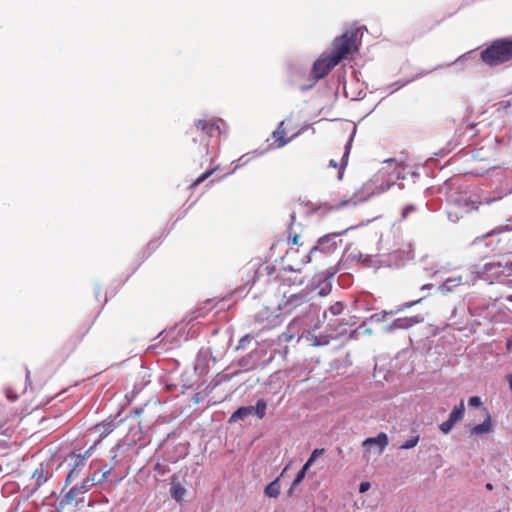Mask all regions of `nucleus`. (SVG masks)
Returning a JSON list of instances; mask_svg holds the SVG:
<instances>
[{"label":"nucleus","mask_w":512,"mask_h":512,"mask_svg":"<svg viewBox=\"0 0 512 512\" xmlns=\"http://www.w3.org/2000/svg\"><path fill=\"white\" fill-rule=\"evenodd\" d=\"M311 87H312V85H310V86H303L301 89H302L303 91H305V90H308V89H309V88H311Z\"/></svg>","instance_id":"4d7b16f0"},{"label":"nucleus","mask_w":512,"mask_h":512,"mask_svg":"<svg viewBox=\"0 0 512 512\" xmlns=\"http://www.w3.org/2000/svg\"><path fill=\"white\" fill-rule=\"evenodd\" d=\"M317 329H313L312 327L304 326V332H307L306 339L313 346H325L330 343V336L326 334H316L315 331Z\"/></svg>","instance_id":"2eb2a0df"},{"label":"nucleus","mask_w":512,"mask_h":512,"mask_svg":"<svg viewBox=\"0 0 512 512\" xmlns=\"http://www.w3.org/2000/svg\"><path fill=\"white\" fill-rule=\"evenodd\" d=\"M91 449L92 448L86 450L84 454H76L73 452L69 455L72 463L69 464L71 469L65 479L66 485L71 484L75 479L79 478L83 469L86 467V461L90 456Z\"/></svg>","instance_id":"1a4fd4ad"},{"label":"nucleus","mask_w":512,"mask_h":512,"mask_svg":"<svg viewBox=\"0 0 512 512\" xmlns=\"http://www.w3.org/2000/svg\"><path fill=\"white\" fill-rule=\"evenodd\" d=\"M508 383H509V388L512 391V375L508 376Z\"/></svg>","instance_id":"09e8293b"},{"label":"nucleus","mask_w":512,"mask_h":512,"mask_svg":"<svg viewBox=\"0 0 512 512\" xmlns=\"http://www.w3.org/2000/svg\"><path fill=\"white\" fill-rule=\"evenodd\" d=\"M419 442V435H416L414 437L409 438L406 440L403 444L400 445V449H412L414 448Z\"/></svg>","instance_id":"c756f323"},{"label":"nucleus","mask_w":512,"mask_h":512,"mask_svg":"<svg viewBox=\"0 0 512 512\" xmlns=\"http://www.w3.org/2000/svg\"><path fill=\"white\" fill-rule=\"evenodd\" d=\"M356 226H350L339 232H332L318 238L316 243L309 249L303 261L310 263L312 261H319L334 254L342 245L343 240L340 238L349 230L354 229Z\"/></svg>","instance_id":"7ed1b4c3"},{"label":"nucleus","mask_w":512,"mask_h":512,"mask_svg":"<svg viewBox=\"0 0 512 512\" xmlns=\"http://www.w3.org/2000/svg\"><path fill=\"white\" fill-rule=\"evenodd\" d=\"M295 218H296V217H295V213H292V214L290 215L291 225H292V224H293V222L295 221Z\"/></svg>","instance_id":"603ef678"},{"label":"nucleus","mask_w":512,"mask_h":512,"mask_svg":"<svg viewBox=\"0 0 512 512\" xmlns=\"http://www.w3.org/2000/svg\"><path fill=\"white\" fill-rule=\"evenodd\" d=\"M196 131H199L200 134L198 137H194L193 141H200L203 143V152L206 154L209 153V141L208 139L213 137L215 133L218 135L221 134V130L219 125L216 122L209 123L206 120L199 119L195 122Z\"/></svg>","instance_id":"6e6552de"},{"label":"nucleus","mask_w":512,"mask_h":512,"mask_svg":"<svg viewBox=\"0 0 512 512\" xmlns=\"http://www.w3.org/2000/svg\"><path fill=\"white\" fill-rule=\"evenodd\" d=\"M280 477H276L264 489L265 496L269 498H277L280 495Z\"/></svg>","instance_id":"4be33fe9"},{"label":"nucleus","mask_w":512,"mask_h":512,"mask_svg":"<svg viewBox=\"0 0 512 512\" xmlns=\"http://www.w3.org/2000/svg\"><path fill=\"white\" fill-rule=\"evenodd\" d=\"M355 133H356V127L353 128L352 130V133L345 145V151H344V154L342 156V159H341V165H340V170H339V178L342 177V171L345 169L347 163H348V158H349V154H350V151H351V147H352V142L354 140V136H355Z\"/></svg>","instance_id":"aec40b11"},{"label":"nucleus","mask_w":512,"mask_h":512,"mask_svg":"<svg viewBox=\"0 0 512 512\" xmlns=\"http://www.w3.org/2000/svg\"><path fill=\"white\" fill-rule=\"evenodd\" d=\"M364 446L370 447L372 445L378 446V453H382L388 445V436L384 432H380L376 437H369L364 440Z\"/></svg>","instance_id":"a211bd4d"},{"label":"nucleus","mask_w":512,"mask_h":512,"mask_svg":"<svg viewBox=\"0 0 512 512\" xmlns=\"http://www.w3.org/2000/svg\"><path fill=\"white\" fill-rule=\"evenodd\" d=\"M256 320L264 321V318H263V317H260V315H258V316L256 317Z\"/></svg>","instance_id":"69168bd1"},{"label":"nucleus","mask_w":512,"mask_h":512,"mask_svg":"<svg viewBox=\"0 0 512 512\" xmlns=\"http://www.w3.org/2000/svg\"><path fill=\"white\" fill-rule=\"evenodd\" d=\"M491 429H492V422H491V417L488 414L486 419L482 423L477 424L474 427H472V429L470 430V433H471V435H481V434L490 432Z\"/></svg>","instance_id":"412c9836"},{"label":"nucleus","mask_w":512,"mask_h":512,"mask_svg":"<svg viewBox=\"0 0 512 512\" xmlns=\"http://www.w3.org/2000/svg\"><path fill=\"white\" fill-rule=\"evenodd\" d=\"M504 231H512V217L507 219V223L505 225H500L496 227L491 233L487 234V236H490L494 233H501Z\"/></svg>","instance_id":"c85d7f7f"},{"label":"nucleus","mask_w":512,"mask_h":512,"mask_svg":"<svg viewBox=\"0 0 512 512\" xmlns=\"http://www.w3.org/2000/svg\"><path fill=\"white\" fill-rule=\"evenodd\" d=\"M351 202H352V199L347 200V201H344V202H342V203L340 204V206L347 205V204H349V203H351Z\"/></svg>","instance_id":"5fc2aeb1"},{"label":"nucleus","mask_w":512,"mask_h":512,"mask_svg":"<svg viewBox=\"0 0 512 512\" xmlns=\"http://www.w3.org/2000/svg\"><path fill=\"white\" fill-rule=\"evenodd\" d=\"M433 287H434V285H433V284H424V285H422V286H421L420 290H421V291L430 290V289H432Z\"/></svg>","instance_id":"37998d69"},{"label":"nucleus","mask_w":512,"mask_h":512,"mask_svg":"<svg viewBox=\"0 0 512 512\" xmlns=\"http://www.w3.org/2000/svg\"><path fill=\"white\" fill-rule=\"evenodd\" d=\"M32 477L35 479L36 488H39L49 479L50 476L44 472L43 465L41 464L40 467L34 471Z\"/></svg>","instance_id":"a878e982"},{"label":"nucleus","mask_w":512,"mask_h":512,"mask_svg":"<svg viewBox=\"0 0 512 512\" xmlns=\"http://www.w3.org/2000/svg\"><path fill=\"white\" fill-rule=\"evenodd\" d=\"M447 203L462 213L477 210L482 204L479 196L471 190L450 189L446 195Z\"/></svg>","instance_id":"39448f33"},{"label":"nucleus","mask_w":512,"mask_h":512,"mask_svg":"<svg viewBox=\"0 0 512 512\" xmlns=\"http://www.w3.org/2000/svg\"><path fill=\"white\" fill-rule=\"evenodd\" d=\"M512 275V264L501 262L486 263L478 272V278L490 284L501 282L504 278Z\"/></svg>","instance_id":"423d86ee"},{"label":"nucleus","mask_w":512,"mask_h":512,"mask_svg":"<svg viewBox=\"0 0 512 512\" xmlns=\"http://www.w3.org/2000/svg\"><path fill=\"white\" fill-rule=\"evenodd\" d=\"M211 353L208 349H200L197 353L194 370L199 376L206 375L209 371Z\"/></svg>","instance_id":"4468645a"},{"label":"nucleus","mask_w":512,"mask_h":512,"mask_svg":"<svg viewBox=\"0 0 512 512\" xmlns=\"http://www.w3.org/2000/svg\"><path fill=\"white\" fill-rule=\"evenodd\" d=\"M80 493H85V487L81 486L80 484H75L65 493L64 501L66 503H71L76 500Z\"/></svg>","instance_id":"5701e85b"},{"label":"nucleus","mask_w":512,"mask_h":512,"mask_svg":"<svg viewBox=\"0 0 512 512\" xmlns=\"http://www.w3.org/2000/svg\"><path fill=\"white\" fill-rule=\"evenodd\" d=\"M485 487H486L487 490H492L493 489V485L491 483H487Z\"/></svg>","instance_id":"864d4df0"},{"label":"nucleus","mask_w":512,"mask_h":512,"mask_svg":"<svg viewBox=\"0 0 512 512\" xmlns=\"http://www.w3.org/2000/svg\"><path fill=\"white\" fill-rule=\"evenodd\" d=\"M423 320H424L423 317H421L419 315L412 316V317L397 318V319L393 320L392 323H390L389 325H387L384 328V332L385 333H393L396 330L409 329L413 325L421 323Z\"/></svg>","instance_id":"ddd939ff"},{"label":"nucleus","mask_w":512,"mask_h":512,"mask_svg":"<svg viewBox=\"0 0 512 512\" xmlns=\"http://www.w3.org/2000/svg\"><path fill=\"white\" fill-rule=\"evenodd\" d=\"M274 270L275 268L272 266L261 265L257 270L254 271V276L251 280V285L255 284V282L259 280L261 276H270ZM248 283H250V280L248 281Z\"/></svg>","instance_id":"393cba45"},{"label":"nucleus","mask_w":512,"mask_h":512,"mask_svg":"<svg viewBox=\"0 0 512 512\" xmlns=\"http://www.w3.org/2000/svg\"><path fill=\"white\" fill-rule=\"evenodd\" d=\"M370 487H371V485L369 482H367V481L361 482L359 485V492L365 493L366 491H368L370 489Z\"/></svg>","instance_id":"ea45409f"},{"label":"nucleus","mask_w":512,"mask_h":512,"mask_svg":"<svg viewBox=\"0 0 512 512\" xmlns=\"http://www.w3.org/2000/svg\"><path fill=\"white\" fill-rule=\"evenodd\" d=\"M505 300L507 302H512V294H509V295L505 296Z\"/></svg>","instance_id":"8fccbe9b"},{"label":"nucleus","mask_w":512,"mask_h":512,"mask_svg":"<svg viewBox=\"0 0 512 512\" xmlns=\"http://www.w3.org/2000/svg\"><path fill=\"white\" fill-rule=\"evenodd\" d=\"M325 452V449L324 448H316L312 451V453L310 454L309 458H308V461L311 462V464L313 465L315 463V461L324 454Z\"/></svg>","instance_id":"2f4dec72"},{"label":"nucleus","mask_w":512,"mask_h":512,"mask_svg":"<svg viewBox=\"0 0 512 512\" xmlns=\"http://www.w3.org/2000/svg\"><path fill=\"white\" fill-rule=\"evenodd\" d=\"M171 486L169 489L171 498L175 500L178 503H181L183 501V498L186 494V489L178 482V477L176 474H173L171 476Z\"/></svg>","instance_id":"f3484780"},{"label":"nucleus","mask_w":512,"mask_h":512,"mask_svg":"<svg viewBox=\"0 0 512 512\" xmlns=\"http://www.w3.org/2000/svg\"><path fill=\"white\" fill-rule=\"evenodd\" d=\"M309 292L302 290L299 293L291 295L284 294V299L278 304L280 314L270 315L266 318V324L263 328L271 329L280 325L283 321L281 315H291L297 313L295 318L289 323L288 330L290 335L284 334L285 339L289 340L294 337V332L301 324L303 326L319 329L327 317V311L322 314L320 306L310 303Z\"/></svg>","instance_id":"f257e3e1"},{"label":"nucleus","mask_w":512,"mask_h":512,"mask_svg":"<svg viewBox=\"0 0 512 512\" xmlns=\"http://www.w3.org/2000/svg\"><path fill=\"white\" fill-rule=\"evenodd\" d=\"M468 404L469 406L471 407H474V408H479L481 405H482V401H481V398L478 397V396H472L469 398L468 400Z\"/></svg>","instance_id":"c9c22d12"},{"label":"nucleus","mask_w":512,"mask_h":512,"mask_svg":"<svg viewBox=\"0 0 512 512\" xmlns=\"http://www.w3.org/2000/svg\"><path fill=\"white\" fill-rule=\"evenodd\" d=\"M474 1H475V0H465V3H466V4H471V3H473Z\"/></svg>","instance_id":"0e129e2a"},{"label":"nucleus","mask_w":512,"mask_h":512,"mask_svg":"<svg viewBox=\"0 0 512 512\" xmlns=\"http://www.w3.org/2000/svg\"><path fill=\"white\" fill-rule=\"evenodd\" d=\"M481 60L496 66L512 59V40L498 39L480 53Z\"/></svg>","instance_id":"20e7f679"},{"label":"nucleus","mask_w":512,"mask_h":512,"mask_svg":"<svg viewBox=\"0 0 512 512\" xmlns=\"http://www.w3.org/2000/svg\"><path fill=\"white\" fill-rule=\"evenodd\" d=\"M288 468H289V465H287V466L283 469V471L281 472V474H280L278 477H280V478H281V477L284 475V473H286V471L288 470Z\"/></svg>","instance_id":"3c124183"},{"label":"nucleus","mask_w":512,"mask_h":512,"mask_svg":"<svg viewBox=\"0 0 512 512\" xmlns=\"http://www.w3.org/2000/svg\"><path fill=\"white\" fill-rule=\"evenodd\" d=\"M30 379V372L27 370V373H26V380L28 381Z\"/></svg>","instance_id":"680f3d73"},{"label":"nucleus","mask_w":512,"mask_h":512,"mask_svg":"<svg viewBox=\"0 0 512 512\" xmlns=\"http://www.w3.org/2000/svg\"><path fill=\"white\" fill-rule=\"evenodd\" d=\"M116 427H117V424L115 422V418H110V419L104 420L103 422H101L100 424H98L96 426L97 430L101 434H105V435H108L109 433H111Z\"/></svg>","instance_id":"b1692460"},{"label":"nucleus","mask_w":512,"mask_h":512,"mask_svg":"<svg viewBox=\"0 0 512 512\" xmlns=\"http://www.w3.org/2000/svg\"><path fill=\"white\" fill-rule=\"evenodd\" d=\"M432 70L430 71H422L418 74H416L415 76L411 77V78H407V79H400L396 82L393 83V85H397V88H394L391 92H395L397 90H399L400 88L408 85L409 83L417 80V79H420L422 78L423 76L427 75L428 73H430Z\"/></svg>","instance_id":"bb28decb"},{"label":"nucleus","mask_w":512,"mask_h":512,"mask_svg":"<svg viewBox=\"0 0 512 512\" xmlns=\"http://www.w3.org/2000/svg\"><path fill=\"white\" fill-rule=\"evenodd\" d=\"M304 476L302 473H297L294 480L292 481L290 488L287 491L288 497H291L295 491V489L299 486V484L304 480Z\"/></svg>","instance_id":"cd10ccee"},{"label":"nucleus","mask_w":512,"mask_h":512,"mask_svg":"<svg viewBox=\"0 0 512 512\" xmlns=\"http://www.w3.org/2000/svg\"><path fill=\"white\" fill-rule=\"evenodd\" d=\"M7 398H8V399H10V400H12V401H14V400H16L17 396H15V397H11V396L8 394V395H7Z\"/></svg>","instance_id":"13d9d810"},{"label":"nucleus","mask_w":512,"mask_h":512,"mask_svg":"<svg viewBox=\"0 0 512 512\" xmlns=\"http://www.w3.org/2000/svg\"><path fill=\"white\" fill-rule=\"evenodd\" d=\"M358 260L362 262L365 266H371L372 265V257L370 255H364L362 253H359Z\"/></svg>","instance_id":"e433bc0d"},{"label":"nucleus","mask_w":512,"mask_h":512,"mask_svg":"<svg viewBox=\"0 0 512 512\" xmlns=\"http://www.w3.org/2000/svg\"><path fill=\"white\" fill-rule=\"evenodd\" d=\"M417 207L414 204H408L402 209L401 219L404 220L408 217V215L412 212H415Z\"/></svg>","instance_id":"f704fd0d"},{"label":"nucleus","mask_w":512,"mask_h":512,"mask_svg":"<svg viewBox=\"0 0 512 512\" xmlns=\"http://www.w3.org/2000/svg\"><path fill=\"white\" fill-rule=\"evenodd\" d=\"M452 215H453V212H451V211H450V212L448 213L449 219H452Z\"/></svg>","instance_id":"338daca9"},{"label":"nucleus","mask_w":512,"mask_h":512,"mask_svg":"<svg viewBox=\"0 0 512 512\" xmlns=\"http://www.w3.org/2000/svg\"><path fill=\"white\" fill-rule=\"evenodd\" d=\"M424 298H425V296H423L415 301L406 302L402 305L397 306L395 309H391L389 311L383 310L381 312L374 313L364 320L363 325H365L367 322H376V323L383 322L387 316L396 315L397 313L403 311L404 309L410 308V307L414 306L415 304L421 302Z\"/></svg>","instance_id":"9d476101"},{"label":"nucleus","mask_w":512,"mask_h":512,"mask_svg":"<svg viewBox=\"0 0 512 512\" xmlns=\"http://www.w3.org/2000/svg\"><path fill=\"white\" fill-rule=\"evenodd\" d=\"M464 412V401L461 400L460 403L456 405L450 412L448 419L439 425L440 431L443 434H449L453 429L454 425L463 418Z\"/></svg>","instance_id":"9b49d317"},{"label":"nucleus","mask_w":512,"mask_h":512,"mask_svg":"<svg viewBox=\"0 0 512 512\" xmlns=\"http://www.w3.org/2000/svg\"><path fill=\"white\" fill-rule=\"evenodd\" d=\"M462 284V277L447 278L441 285L438 286V290L443 294L452 292L454 288Z\"/></svg>","instance_id":"6ab92c4d"},{"label":"nucleus","mask_w":512,"mask_h":512,"mask_svg":"<svg viewBox=\"0 0 512 512\" xmlns=\"http://www.w3.org/2000/svg\"><path fill=\"white\" fill-rule=\"evenodd\" d=\"M492 201H493V200H490V199L488 200V199H486V200H485V203H486V204H489V203H491Z\"/></svg>","instance_id":"774afa93"},{"label":"nucleus","mask_w":512,"mask_h":512,"mask_svg":"<svg viewBox=\"0 0 512 512\" xmlns=\"http://www.w3.org/2000/svg\"><path fill=\"white\" fill-rule=\"evenodd\" d=\"M252 340H253V338L251 336L245 335L244 337H242L240 339L237 349H245L246 344L251 343Z\"/></svg>","instance_id":"4c0bfd02"},{"label":"nucleus","mask_w":512,"mask_h":512,"mask_svg":"<svg viewBox=\"0 0 512 512\" xmlns=\"http://www.w3.org/2000/svg\"><path fill=\"white\" fill-rule=\"evenodd\" d=\"M456 311H457V309H456V308H454V309H453V311H452V314H451V318H453V317L455 316Z\"/></svg>","instance_id":"052dcab7"},{"label":"nucleus","mask_w":512,"mask_h":512,"mask_svg":"<svg viewBox=\"0 0 512 512\" xmlns=\"http://www.w3.org/2000/svg\"><path fill=\"white\" fill-rule=\"evenodd\" d=\"M358 31L359 29L346 30L342 35L336 37L332 42V54H323L313 63L311 78L314 83L326 77L336 65L352 52V49H357Z\"/></svg>","instance_id":"f03ea898"},{"label":"nucleus","mask_w":512,"mask_h":512,"mask_svg":"<svg viewBox=\"0 0 512 512\" xmlns=\"http://www.w3.org/2000/svg\"><path fill=\"white\" fill-rule=\"evenodd\" d=\"M111 469H107L101 474L99 472H94L92 475L87 476L80 485L85 487V492L89 491L92 486L95 484H101L105 482L110 474Z\"/></svg>","instance_id":"dca6fc26"},{"label":"nucleus","mask_w":512,"mask_h":512,"mask_svg":"<svg viewBox=\"0 0 512 512\" xmlns=\"http://www.w3.org/2000/svg\"><path fill=\"white\" fill-rule=\"evenodd\" d=\"M154 470H155V472H157L160 475H164L167 472L166 466H164V465H162L160 463H157L155 465Z\"/></svg>","instance_id":"58836bf2"},{"label":"nucleus","mask_w":512,"mask_h":512,"mask_svg":"<svg viewBox=\"0 0 512 512\" xmlns=\"http://www.w3.org/2000/svg\"><path fill=\"white\" fill-rule=\"evenodd\" d=\"M267 401L263 398L258 399L255 406H241L239 407L229 419L230 423L239 420H245L250 415H255L258 419H263L266 415Z\"/></svg>","instance_id":"0eeeda50"},{"label":"nucleus","mask_w":512,"mask_h":512,"mask_svg":"<svg viewBox=\"0 0 512 512\" xmlns=\"http://www.w3.org/2000/svg\"><path fill=\"white\" fill-rule=\"evenodd\" d=\"M329 164H330V166L335 167V168L338 166V163L333 159L330 160Z\"/></svg>","instance_id":"49530a36"},{"label":"nucleus","mask_w":512,"mask_h":512,"mask_svg":"<svg viewBox=\"0 0 512 512\" xmlns=\"http://www.w3.org/2000/svg\"><path fill=\"white\" fill-rule=\"evenodd\" d=\"M168 460H169L170 462H176V461H177V458H168Z\"/></svg>","instance_id":"e2e57ef3"},{"label":"nucleus","mask_w":512,"mask_h":512,"mask_svg":"<svg viewBox=\"0 0 512 512\" xmlns=\"http://www.w3.org/2000/svg\"><path fill=\"white\" fill-rule=\"evenodd\" d=\"M288 141L287 140H282L280 143H279V146H284Z\"/></svg>","instance_id":"6e6d98bb"},{"label":"nucleus","mask_w":512,"mask_h":512,"mask_svg":"<svg viewBox=\"0 0 512 512\" xmlns=\"http://www.w3.org/2000/svg\"><path fill=\"white\" fill-rule=\"evenodd\" d=\"M312 466L311 462L308 460L305 462V464L302 466V468L298 471V473H302L304 477H306L307 471Z\"/></svg>","instance_id":"a19ab883"},{"label":"nucleus","mask_w":512,"mask_h":512,"mask_svg":"<svg viewBox=\"0 0 512 512\" xmlns=\"http://www.w3.org/2000/svg\"><path fill=\"white\" fill-rule=\"evenodd\" d=\"M299 239H300V236L296 234V235L292 238V243H293L294 245H297V244H298Z\"/></svg>","instance_id":"c03bdc74"},{"label":"nucleus","mask_w":512,"mask_h":512,"mask_svg":"<svg viewBox=\"0 0 512 512\" xmlns=\"http://www.w3.org/2000/svg\"><path fill=\"white\" fill-rule=\"evenodd\" d=\"M214 172L213 169L207 170L206 172L202 173L191 185V188H195L201 183H203L212 173Z\"/></svg>","instance_id":"7c9ffc66"},{"label":"nucleus","mask_w":512,"mask_h":512,"mask_svg":"<svg viewBox=\"0 0 512 512\" xmlns=\"http://www.w3.org/2000/svg\"><path fill=\"white\" fill-rule=\"evenodd\" d=\"M350 29H359L358 33H360V31H361L360 27H350L348 30H350ZM361 37H363V34H360V37H359V34H357L358 41H357V49H354L355 51H357L359 49V46L361 45Z\"/></svg>","instance_id":"79ce46f5"},{"label":"nucleus","mask_w":512,"mask_h":512,"mask_svg":"<svg viewBox=\"0 0 512 512\" xmlns=\"http://www.w3.org/2000/svg\"><path fill=\"white\" fill-rule=\"evenodd\" d=\"M392 182L389 179H385L384 175H377L372 178L365 186V190L368 192V196L380 194L387 191L391 186Z\"/></svg>","instance_id":"f8f14e48"},{"label":"nucleus","mask_w":512,"mask_h":512,"mask_svg":"<svg viewBox=\"0 0 512 512\" xmlns=\"http://www.w3.org/2000/svg\"><path fill=\"white\" fill-rule=\"evenodd\" d=\"M118 447L119 446L116 445V446H113V448L111 449V453H113V456H112L113 459L116 457V452L118 450Z\"/></svg>","instance_id":"a18cd8bd"},{"label":"nucleus","mask_w":512,"mask_h":512,"mask_svg":"<svg viewBox=\"0 0 512 512\" xmlns=\"http://www.w3.org/2000/svg\"><path fill=\"white\" fill-rule=\"evenodd\" d=\"M151 246H154V247H155V246H156V242H154V241L150 242V243L148 244V247H151Z\"/></svg>","instance_id":"bf43d9fd"},{"label":"nucleus","mask_w":512,"mask_h":512,"mask_svg":"<svg viewBox=\"0 0 512 512\" xmlns=\"http://www.w3.org/2000/svg\"><path fill=\"white\" fill-rule=\"evenodd\" d=\"M344 305L342 302H336L329 307V312L333 315H340L343 311Z\"/></svg>","instance_id":"473e14b6"},{"label":"nucleus","mask_w":512,"mask_h":512,"mask_svg":"<svg viewBox=\"0 0 512 512\" xmlns=\"http://www.w3.org/2000/svg\"><path fill=\"white\" fill-rule=\"evenodd\" d=\"M284 134V131L282 130L281 132L279 131V129H277L275 132H274V136L277 137V136H281Z\"/></svg>","instance_id":"de8ad7c7"},{"label":"nucleus","mask_w":512,"mask_h":512,"mask_svg":"<svg viewBox=\"0 0 512 512\" xmlns=\"http://www.w3.org/2000/svg\"><path fill=\"white\" fill-rule=\"evenodd\" d=\"M331 289H332L331 283L328 281H325L323 283V285L320 287V289L318 291V295L322 296V297L327 296L331 292Z\"/></svg>","instance_id":"72a5a7b5"}]
</instances>
